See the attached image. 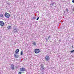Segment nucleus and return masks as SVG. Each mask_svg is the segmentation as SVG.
<instances>
[{
  "label": "nucleus",
  "mask_w": 74,
  "mask_h": 74,
  "mask_svg": "<svg viewBox=\"0 0 74 74\" xmlns=\"http://www.w3.org/2000/svg\"><path fill=\"white\" fill-rule=\"evenodd\" d=\"M18 74H22V72H19L18 73Z\"/></svg>",
  "instance_id": "obj_16"
},
{
  "label": "nucleus",
  "mask_w": 74,
  "mask_h": 74,
  "mask_svg": "<svg viewBox=\"0 0 74 74\" xmlns=\"http://www.w3.org/2000/svg\"><path fill=\"white\" fill-rule=\"evenodd\" d=\"M34 52L35 53H40V50L38 49H35L34 50Z\"/></svg>",
  "instance_id": "obj_3"
},
{
  "label": "nucleus",
  "mask_w": 74,
  "mask_h": 74,
  "mask_svg": "<svg viewBox=\"0 0 74 74\" xmlns=\"http://www.w3.org/2000/svg\"><path fill=\"white\" fill-rule=\"evenodd\" d=\"M19 52V49H17L15 51V52L16 53H18Z\"/></svg>",
  "instance_id": "obj_9"
},
{
  "label": "nucleus",
  "mask_w": 74,
  "mask_h": 74,
  "mask_svg": "<svg viewBox=\"0 0 74 74\" xmlns=\"http://www.w3.org/2000/svg\"><path fill=\"white\" fill-rule=\"evenodd\" d=\"M72 48H73V46H72Z\"/></svg>",
  "instance_id": "obj_23"
},
{
  "label": "nucleus",
  "mask_w": 74,
  "mask_h": 74,
  "mask_svg": "<svg viewBox=\"0 0 74 74\" xmlns=\"http://www.w3.org/2000/svg\"><path fill=\"white\" fill-rule=\"evenodd\" d=\"M22 54H23V52L22 51L21 52V55H22Z\"/></svg>",
  "instance_id": "obj_14"
},
{
  "label": "nucleus",
  "mask_w": 74,
  "mask_h": 74,
  "mask_svg": "<svg viewBox=\"0 0 74 74\" xmlns=\"http://www.w3.org/2000/svg\"><path fill=\"white\" fill-rule=\"evenodd\" d=\"M4 25V22L2 21H0V25L1 26H3Z\"/></svg>",
  "instance_id": "obj_7"
},
{
  "label": "nucleus",
  "mask_w": 74,
  "mask_h": 74,
  "mask_svg": "<svg viewBox=\"0 0 74 74\" xmlns=\"http://www.w3.org/2000/svg\"><path fill=\"white\" fill-rule=\"evenodd\" d=\"M33 44L34 46H36L37 45V43L36 42H34L33 43Z\"/></svg>",
  "instance_id": "obj_11"
},
{
  "label": "nucleus",
  "mask_w": 74,
  "mask_h": 74,
  "mask_svg": "<svg viewBox=\"0 0 74 74\" xmlns=\"http://www.w3.org/2000/svg\"><path fill=\"white\" fill-rule=\"evenodd\" d=\"M55 4V3H51V5H53V4Z\"/></svg>",
  "instance_id": "obj_18"
},
{
  "label": "nucleus",
  "mask_w": 74,
  "mask_h": 74,
  "mask_svg": "<svg viewBox=\"0 0 74 74\" xmlns=\"http://www.w3.org/2000/svg\"><path fill=\"white\" fill-rule=\"evenodd\" d=\"M5 16L7 18H9L10 17V14L8 13H6L5 14Z\"/></svg>",
  "instance_id": "obj_1"
},
{
  "label": "nucleus",
  "mask_w": 74,
  "mask_h": 74,
  "mask_svg": "<svg viewBox=\"0 0 74 74\" xmlns=\"http://www.w3.org/2000/svg\"><path fill=\"white\" fill-rule=\"evenodd\" d=\"M66 11H67V12H68V11H69V10H68V9H66Z\"/></svg>",
  "instance_id": "obj_22"
},
{
  "label": "nucleus",
  "mask_w": 74,
  "mask_h": 74,
  "mask_svg": "<svg viewBox=\"0 0 74 74\" xmlns=\"http://www.w3.org/2000/svg\"><path fill=\"white\" fill-rule=\"evenodd\" d=\"M14 56H15V58H18V56L15 55V54L14 55Z\"/></svg>",
  "instance_id": "obj_13"
},
{
  "label": "nucleus",
  "mask_w": 74,
  "mask_h": 74,
  "mask_svg": "<svg viewBox=\"0 0 74 74\" xmlns=\"http://www.w3.org/2000/svg\"><path fill=\"white\" fill-rule=\"evenodd\" d=\"M8 5H10L11 4V3H8Z\"/></svg>",
  "instance_id": "obj_17"
},
{
  "label": "nucleus",
  "mask_w": 74,
  "mask_h": 74,
  "mask_svg": "<svg viewBox=\"0 0 74 74\" xmlns=\"http://www.w3.org/2000/svg\"><path fill=\"white\" fill-rule=\"evenodd\" d=\"M11 68L12 70H14V65L13 64H12V65L11 66Z\"/></svg>",
  "instance_id": "obj_8"
},
{
  "label": "nucleus",
  "mask_w": 74,
  "mask_h": 74,
  "mask_svg": "<svg viewBox=\"0 0 74 74\" xmlns=\"http://www.w3.org/2000/svg\"><path fill=\"white\" fill-rule=\"evenodd\" d=\"M11 26L10 25H8V26L7 28L8 29H11Z\"/></svg>",
  "instance_id": "obj_10"
},
{
  "label": "nucleus",
  "mask_w": 74,
  "mask_h": 74,
  "mask_svg": "<svg viewBox=\"0 0 74 74\" xmlns=\"http://www.w3.org/2000/svg\"><path fill=\"white\" fill-rule=\"evenodd\" d=\"M20 70L21 71H26V69H25V68H21L20 69Z\"/></svg>",
  "instance_id": "obj_5"
},
{
  "label": "nucleus",
  "mask_w": 74,
  "mask_h": 74,
  "mask_svg": "<svg viewBox=\"0 0 74 74\" xmlns=\"http://www.w3.org/2000/svg\"><path fill=\"white\" fill-rule=\"evenodd\" d=\"M0 16H1V18H3V17H4V15H3V14H1Z\"/></svg>",
  "instance_id": "obj_12"
},
{
  "label": "nucleus",
  "mask_w": 74,
  "mask_h": 74,
  "mask_svg": "<svg viewBox=\"0 0 74 74\" xmlns=\"http://www.w3.org/2000/svg\"><path fill=\"white\" fill-rule=\"evenodd\" d=\"M49 38H50V36H49L48 38V39H49Z\"/></svg>",
  "instance_id": "obj_21"
},
{
  "label": "nucleus",
  "mask_w": 74,
  "mask_h": 74,
  "mask_svg": "<svg viewBox=\"0 0 74 74\" xmlns=\"http://www.w3.org/2000/svg\"><path fill=\"white\" fill-rule=\"evenodd\" d=\"M33 19H36V18L35 17H34L33 18Z\"/></svg>",
  "instance_id": "obj_20"
},
{
  "label": "nucleus",
  "mask_w": 74,
  "mask_h": 74,
  "mask_svg": "<svg viewBox=\"0 0 74 74\" xmlns=\"http://www.w3.org/2000/svg\"><path fill=\"white\" fill-rule=\"evenodd\" d=\"M14 33H18V29L16 28H15L13 30Z\"/></svg>",
  "instance_id": "obj_4"
},
{
  "label": "nucleus",
  "mask_w": 74,
  "mask_h": 74,
  "mask_svg": "<svg viewBox=\"0 0 74 74\" xmlns=\"http://www.w3.org/2000/svg\"><path fill=\"white\" fill-rule=\"evenodd\" d=\"M39 19H40V17H38L36 19V21H37V20H38Z\"/></svg>",
  "instance_id": "obj_15"
},
{
  "label": "nucleus",
  "mask_w": 74,
  "mask_h": 74,
  "mask_svg": "<svg viewBox=\"0 0 74 74\" xmlns=\"http://www.w3.org/2000/svg\"><path fill=\"white\" fill-rule=\"evenodd\" d=\"M40 66V70H45V68L44 67V65L43 64H41Z\"/></svg>",
  "instance_id": "obj_2"
},
{
  "label": "nucleus",
  "mask_w": 74,
  "mask_h": 74,
  "mask_svg": "<svg viewBox=\"0 0 74 74\" xmlns=\"http://www.w3.org/2000/svg\"><path fill=\"white\" fill-rule=\"evenodd\" d=\"M72 3H74V0H72Z\"/></svg>",
  "instance_id": "obj_19"
},
{
  "label": "nucleus",
  "mask_w": 74,
  "mask_h": 74,
  "mask_svg": "<svg viewBox=\"0 0 74 74\" xmlns=\"http://www.w3.org/2000/svg\"><path fill=\"white\" fill-rule=\"evenodd\" d=\"M49 59H50L49 57V56H46L45 57V60H47V61L49 60Z\"/></svg>",
  "instance_id": "obj_6"
}]
</instances>
